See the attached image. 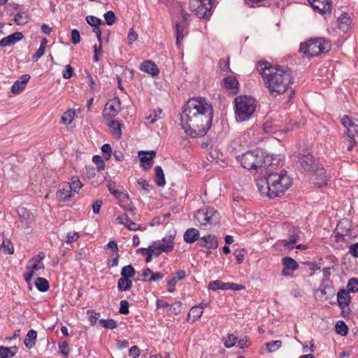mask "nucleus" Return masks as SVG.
Wrapping results in <instances>:
<instances>
[{"instance_id":"obj_1","label":"nucleus","mask_w":358,"mask_h":358,"mask_svg":"<svg viewBox=\"0 0 358 358\" xmlns=\"http://www.w3.org/2000/svg\"><path fill=\"white\" fill-rule=\"evenodd\" d=\"M213 115V106L206 99H190L182 107L180 115L182 128L192 138L203 136L212 125Z\"/></svg>"},{"instance_id":"obj_2","label":"nucleus","mask_w":358,"mask_h":358,"mask_svg":"<svg viewBox=\"0 0 358 358\" xmlns=\"http://www.w3.org/2000/svg\"><path fill=\"white\" fill-rule=\"evenodd\" d=\"M257 66L264 85L272 96L284 94L292 83V71L287 66H273L262 60L258 62Z\"/></svg>"},{"instance_id":"obj_3","label":"nucleus","mask_w":358,"mask_h":358,"mask_svg":"<svg viewBox=\"0 0 358 358\" xmlns=\"http://www.w3.org/2000/svg\"><path fill=\"white\" fill-rule=\"evenodd\" d=\"M292 184V179L287 175L285 170L279 173H270L256 180L257 188L262 195L270 199L281 196Z\"/></svg>"},{"instance_id":"obj_4","label":"nucleus","mask_w":358,"mask_h":358,"mask_svg":"<svg viewBox=\"0 0 358 358\" xmlns=\"http://www.w3.org/2000/svg\"><path fill=\"white\" fill-rule=\"evenodd\" d=\"M233 156L243 168L250 171H257L272 164L271 157L259 148L247 151L242 155H237L234 152Z\"/></svg>"},{"instance_id":"obj_5","label":"nucleus","mask_w":358,"mask_h":358,"mask_svg":"<svg viewBox=\"0 0 358 358\" xmlns=\"http://www.w3.org/2000/svg\"><path fill=\"white\" fill-rule=\"evenodd\" d=\"M331 48V41L324 38H310L300 45L299 52L308 57H313L328 52Z\"/></svg>"},{"instance_id":"obj_6","label":"nucleus","mask_w":358,"mask_h":358,"mask_svg":"<svg viewBox=\"0 0 358 358\" xmlns=\"http://www.w3.org/2000/svg\"><path fill=\"white\" fill-rule=\"evenodd\" d=\"M235 114L238 120H249L256 109V100L250 96H239L234 99Z\"/></svg>"},{"instance_id":"obj_7","label":"nucleus","mask_w":358,"mask_h":358,"mask_svg":"<svg viewBox=\"0 0 358 358\" xmlns=\"http://www.w3.org/2000/svg\"><path fill=\"white\" fill-rule=\"evenodd\" d=\"M218 215V213L212 208H201L198 210L194 215L195 224L206 229L208 225H211L217 222Z\"/></svg>"},{"instance_id":"obj_8","label":"nucleus","mask_w":358,"mask_h":358,"mask_svg":"<svg viewBox=\"0 0 358 358\" xmlns=\"http://www.w3.org/2000/svg\"><path fill=\"white\" fill-rule=\"evenodd\" d=\"M214 0H190L189 9L199 18L207 19L212 14Z\"/></svg>"},{"instance_id":"obj_9","label":"nucleus","mask_w":358,"mask_h":358,"mask_svg":"<svg viewBox=\"0 0 358 358\" xmlns=\"http://www.w3.org/2000/svg\"><path fill=\"white\" fill-rule=\"evenodd\" d=\"M120 108V99L117 96H115L105 105V108L103 110V116L108 117H115L118 114Z\"/></svg>"},{"instance_id":"obj_10","label":"nucleus","mask_w":358,"mask_h":358,"mask_svg":"<svg viewBox=\"0 0 358 358\" xmlns=\"http://www.w3.org/2000/svg\"><path fill=\"white\" fill-rule=\"evenodd\" d=\"M299 164L305 171L311 172L317 169L320 165L318 159H315L313 155H302L299 159Z\"/></svg>"},{"instance_id":"obj_11","label":"nucleus","mask_w":358,"mask_h":358,"mask_svg":"<svg viewBox=\"0 0 358 358\" xmlns=\"http://www.w3.org/2000/svg\"><path fill=\"white\" fill-rule=\"evenodd\" d=\"M282 264L283 266L281 274L286 277H292L293 273L299 268L297 262L290 257H285L282 259Z\"/></svg>"},{"instance_id":"obj_12","label":"nucleus","mask_w":358,"mask_h":358,"mask_svg":"<svg viewBox=\"0 0 358 358\" xmlns=\"http://www.w3.org/2000/svg\"><path fill=\"white\" fill-rule=\"evenodd\" d=\"M156 151H139L138 156L140 157L141 166L144 170H149L153 165V159L156 156Z\"/></svg>"},{"instance_id":"obj_13","label":"nucleus","mask_w":358,"mask_h":358,"mask_svg":"<svg viewBox=\"0 0 358 358\" xmlns=\"http://www.w3.org/2000/svg\"><path fill=\"white\" fill-rule=\"evenodd\" d=\"M310 173L312 174L311 180L316 186L322 187L327 185V178L324 168L320 164L317 167V169L311 171Z\"/></svg>"},{"instance_id":"obj_14","label":"nucleus","mask_w":358,"mask_h":358,"mask_svg":"<svg viewBox=\"0 0 358 358\" xmlns=\"http://www.w3.org/2000/svg\"><path fill=\"white\" fill-rule=\"evenodd\" d=\"M308 1L313 10L320 14L331 13V0H308Z\"/></svg>"},{"instance_id":"obj_15","label":"nucleus","mask_w":358,"mask_h":358,"mask_svg":"<svg viewBox=\"0 0 358 358\" xmlns=\"http://www.w3.org/2000/svg\"><path fill=\"white\" fill-rule=\"evenodd\" d=\"M71 186L69 185V182L62 183L56 193L57 199L60 202L69 201L72 197L74 196V194L71 192Z\"/></svg>"},{"instance_id":"obj_16","label":"nucleus","mask_w":358,"mask_h":358,"mask_svg":"<svg viewBox=\"0 0 358 358\" xmlns=\"http://www.w3.org/2000/svg\"><path fill=\"white\" fill-rule=\"evenodd\" d=\"M240 89V83L235 76H225V91L232 96L236 95Z\"/></svg>"},{"instance_id":"obj_17","label":"nucleus","mask_w":358,"mask_h":358,"mask_svg":"<svg viewBox=\"0 0 358 358\" xmlns=\"http://www.w3.org/2000/svg\"><path fill=\"white\" fill-rule=\"evenodd\" d=\"M356 136H358V120H356V123L350 127L346 131V138L349 141V145L347 147L348 151H351L356 145L357 142L355 139Z\"/></svg>"},{"instance_id":"obj_18","label":"nucleus","mask_w":358,"mask_h":358,"mask_svg":"<svg viewBox=\"0 0 358 358\" xmlns=\"http://www.w3.org/2000/svg\"><path fill=\"white\" fill-rule=\"evenodd\" d=\"M301 231L299 228L292 227L288 231V241H283V246L287 248H290L291 246L296 243L300 239Z\"/></svg>"},{"instance_id":"obj_19","label":"nucleus","mask_w":358,"mask_h":358,"mask_svg":"<svg viewBox=\"0 0 358 358\" xmlns=\"http://www.w3.org/2000/svg\"><path fill=\"white\" fill-rule=\"evenodd\" d=\"M115 222L118 224H124L130 231H137L140 229V225L132 222L127 213L118 216L115 219Z\"/></svg>"},{"instance_id":"obj_20","label":"nucleus","mask_w":358,"mask_h":358,"mask_svg":"<svg viewBox=\"0 0 358 358\" xmlns=\"http://www.w3.org/2000/svg\"><path fill=\"white\" fill-rule=\"evenodd\" d=\"M30 79V76L29 74L22 75L20 80H16L11 87V92L13 94H20L22 92L26 87L27 83Z\"/></svg>"},{"instance_id":"obj_21","label":"nucleus","mask_w":358,"mask_h":358,"mask_svg":"<svg viewBox=\"0 0 358 358\" xmlns=\"http://www.w3.org/2000/svg\"><path fill=\"white\" fill-rule=\"evenodd\" d=\"M24 37V35L22 32H15L6 37L3 38L0 41V46L1 47H6L9 45H12L22 40Z\"/></svg>"},{"instance_id":"obj_22","label":"nucleus","mask_w":358,"mask_h":358,"mask_svg":"<svg viewBox=\"0 0 358 358\" xmlns=\"http://www.w3.org/2000/svg\"><path fill=\"white\" fill-rule=\"evenodd\" d=\"M17 213L21 220V222H23V227L25 229L29 228L33 221L32 213L24 207L19 208L17 210Z\"/></svg>"},{"instance_id":"obj_23","label":"nucleus","mask_w":358,"mask_h":358,"mask_svg":"<svg viewBox=\"0 0 358 358\" xmlns=\"http://www.w3.org/2000/svg\"><path fill=\"white\" fill-rule=\"evenodd\" d=\"M154 256L158 257L162 252H169L173 250V245L161 243L159 241H155L151 245Z\"/></svg>"},{"instance_id":"obj_24","label":"nucleus","mask_w":358,"mask_h":358,"mask_svg":"<svg viewBox=\"0 0 358 358\" xmlns=\"http://www.w3.org/2000/svg\"><path fill=\"white\" fill-rule=\"evenodd\" d=\"M43 268H44V264L42 262H35L34 264L31 266L27 265L26 267L27 272L24 274V280L27 283H29L36 271Z\"/></svg>"},{"instance_id":"obj_25","label":"nucleus","mask_w":358,"mask_h":358,"mask_svg":"<svg viewBox=\"0 0 358 358\" xmlns=\"http://www.w3.org/2000/svg\"><path fill=\"white\" fill-rule=\"evenodd\" d=\"M141 71L156 76L159 74V70L157 66L152 60H146L141 63Z\"/></svg>"},{"instance_id":"obj_26","label":"nucleus","mask_w":358,"mask_h":358,"mask_svg":"<svg viewBox=\"0 0 358 358\" xmlns=\"http://www.w3.org/2000/svg\"><path fill=\"white\" fill-rule=\"evenodd\" d=\"M351 301L350 292L345 289H340L337 293V302L340 308L349 306Z\"/></svg>"},{"instance_id":"obj_27","label":"nucleus","mask_w":358,"mask_h":358,"mask_svg":"<svg viewBox=\"0 0 358 358\" xmlns=\"http://www.w3.org/2000/svg\"><path fill=\"white\" fill-rule=\"evenodd\" d=\"M197 245L201 248H208L209 249L216 248L217 247V241L215 236L210 235L202 237Z\"/></svg>"},{"instance_id":"obj_28","label":"nucleus","mask_w":358,"mask_h":358,"mask_svg":"<svg viewBox=\"0 0 358 358\" xmlns=\"http://www.w3.org/2000/svg\"><path fill=\"white\" fill-rule=\"evenodd\" d=\"M187 24L185 22H176L174 26L176 35V45L180 48L181 41L184 38V31L186 29Z\"/></svg>"},{"instance_id":"obj_29","label":"nucleus","mask_w":358,"mask_h":358,"mask_svg":"<svg viewBox=\"0 0 358 358\" xmlns=\"http://www.w3.org/2000/svg\"><path fill=\"white\" fill-rule=\"evenodd\" d=\"M184 241L187 243H193L199 238V232L194 228L188 229L184 234Z\"/></svg>"},{"instance_id":"obj_30","label":"nucleus","mask_w":358,"mask_h":358,"mask_svg":"<svg viewBox=\"0 0 358 358\" xmlns=\"http://www.w3.org/2000/svg\"><path fill=\"white\" fill-rule=\"evenodd\" d=\"M37 339V331L31 329L28 331V333L26 335L24 343L26 346V348L31 349L32 348L35 344Z\"/></svg>"},{"instance_id":"obj_31","label":"nucleus","mask_w":358,"mask_h":358,"mask_svg":"<svg viewBox=\"0 0 358 358\" xmlns=\"http://www.w3.org/2000/svg\"><path fill=\"white\" fill-rule=\"evenodd\" d=\"M203 314V307L193 306L187 315V321L189 322H194L195 320L199 319Z\"/></svg>"},{"instance_id":"obj_32","label":"nucleus","mask_w":358,"mask_h":358,"mask_svg":"<svg viewBox=\"0 0 358 358\" xmlns=\"http://www.w3.org/2000/svg\"><path fill=\"white\" fill-rule=\"evenodd\" d=\"M29 20V15L26 11H19L14 17V22L19 26H23Z\"/></svg>"},{"instance_id":"obj_33","label":"nucleus","mask_w":358,"mask_h":358,"mask_svg":"<svg viewBox=\"0 0 358 358\" xmlns=\"http://www.w3.org/2000/svg\"><path fill=\"white\" fill-rule=\"evenodd\" d=\"M338 28L343 31H347L351 24V19L347 14H342L338 18Z\"/></svg>"},{"instance_id":"obj_34","label":"nucleus","mask_w":358,"mask_h":358,"mask_svg":"<svg viewBox=\"0 0 358 358\" xmlns=\"http://www.w3.org/2000/svg\"><path fill=\"white\" fill-rule=\"evenodd\" d=\"M155 182L159 187L164 186L166 181L164 173L162 168L160 166H157L155 168Z\"/></svg>"},{"instance_id":"obj_35","label":"nucleus","mask_w":358,"mask_h":358,"mask_svg":"<svg viewBox=\"0 0 358 358\" xmlns=\"http://www.w3.org/2000/svg\"><path fill=\"white\" fill-rule=\"evenodd\" d=\"M132 286V281L130 278L122 277L118 280L117 287L121 292L127 291L131 289Z\"/></svg>"},{"instance_id":"obj_36","label":"nucleus","mask_w":358,"mask_h":358,"mask_svg":"<svg viewBox=\"0 0 358 358\" xmlns=\"http://www.w3.org/2000/svg\"><path fill=\"white\" fill-rule=\"evenodd\" d=\"M35 286L41 292H47L49 288V282L45 278L38 277L35 280Z\"/></svg>"},{"instance_id":"obj_37","label":"nucleus","mask_w":358,"mask_h":358,"mask_svg":"<svg viewBox=\"0 0 358 358\" xmlns=\"http://www.w3.org/2000/svg\"><path fill=\"white\" fill-rule=\"evenodd\" d=\"M108 126L113 130V134L116 135L117 138L121 137L122 124L118 120H111Z\"/></svg>"},{"instance_id":"obj_38","label":"nucleus","mask_w":358,"mask_h":358,"mask_svg":"<svg viewBox=\"0 0 358 358\" xmlns=\"http://www.w3.org/2000/svg\"><path fill=\"white\" fill-rule=\"evenodd\" d=\"M0 249L5 254L12 255L14 252L13 243L8 238H3V242L0 246Z\"/></svg>"},{"instance_id":"obj_39","label":"nucleus","mask_w":358,"mask_h":358,"mask_svg":"<svg viewBox=\"0 0 358 358\" xmlns=\"http://www.w3.org/2000/svg\"><path fill=\"white\" fill-rule=\"evenodd\" d=\"M329 291L327 288L320 287V288L315 291V297L318 301L326 300L329 298Z\"/></svg>"},{"instance_id":"obj_40","label":"nucleus","mask_w":358,"mask_h":358,"mask_svg":"<svg viewBox=\"0 0 358 358\" xmlns=\"http://www.w3.org/2000/svg\"><path fill=\"white\" fill-rule=\"evenodd\" d=\"M336 331L341 336H346L348 333V327L343 321H338L336 324Z\"/></svg>"},{"instance_id":"obj_41","label":"nucleus","mask_w":358,"mask_h":358,"mask_svg":"<svg viewBox=\"0 0 358 358\" xmlns=\"http://www.w3.org/2000/svg\"><path fill=\"white\" fill-rule=\"evenodd\" d=\"M237 244H234L232 248H234V255L236 257L237 264H241L243 262L245 250L244 249H239Z\"/></svg>"},{"instance_id":"obj_42","label":"nucleus","mask_w":358,"mask_h":358,"mask_svg":"<svg viewBox=\"0 0 358 358\" xmlns=\"http://www.w3.org/2000/svg\"><path fill=\"white\" fill-rule=\"evenodd\" d=\"M99 324L106 329H114L117 327V322L113 319H101Z\"/></svg>"},{"instance_id":"obj_43","label":"nucleus","mask_w":358,"mask_h":358,"mask_svg":"<svg viewBox=\"0 0 358 358\" xmlns=\"http://www.w3.org/2000/svg\"><path fill=\"white\" fill-rule=\"evenodd\" d=\"M135 269L131 265L124 266L121 271V275L124 278H130L135 275Z\"/></svg>"},{"instance_id":"obj_44","label":"nucleus","mask_w":358,"mask_h":358,"mask_svg":"<svg viewBox=\"0 0 358 358\" xmlns=\"http://www.w3.org/2000/svg\"><path fill=\"white\" fill-rule=\"evenodd\" d=\"M69 185L71 186V191L73 194L78 193L80 189L83 187V184L78 178H73L72 182H69Z\"/></svg>"},{"instance_id":"obj_45","label":"nucleus","mask_w":358,"mask_h":358,"mask_svg":"<svg viewBox=\"0 0 358 358\" xmlns=\"http://www.w3.org/2000/svg\"><path fill=\"white\" fill-rule=\"evenodd\" d=\"M347 288L349 292H358V279L356 278H352L348 280Z\"/></svg>"},{"instance_id":"obj_46","label":"nucleus","mask_w":358,"mask_h":358,"mask_svg":"<svg viewBox=\"0 0 358 358\" xmlns=\"http://www.w3.org/2000/svg\"><path fill=\"white\" fill-rule=\"evenodd\" d=\"M92 161L96 164V171L100 172L105 169V163L103 158L100 155H94L92 157Z\"/></svg>"},{"instance_id":"obj_47","label":"nucleus","mask_w":358,"mask_h":358,"mask_svg":"<svg viewBox=\"0 0 358 358\" xmlns=\"http://www.w3.org/2000/svg\"><path fill=\"white\" fill-rule=\"evenodd\" d=\"M74 115V111L71 110L65 112L62 116V122L65 124H70L73 120Z\"/></svg>"},{"instance_id":"obj_48","label":"nucleus","mask_w":358,"mask_h":358,"mask_svg":"<svg viewBox=\"0 0 358 358\" xmlns=\"http://www.w3.org/2000/svg\"><path fill=\"white\" fill-rule=\"evenodd\" d=\"M103 17L106 20V23L109 26L113 25L115 22L116 16L115 13L112 10L106 12L103 15Z\"/></svg>"},{"instance_id":"obj_49","label":"nucleus","mask_w":358,"mask_h":358,"mask_svg":"<svg viewBox=\"0 0 358 358\" xmlns=\"http://www.w3.org/2000/svg\"><path fill=\"white\" fill-rule=\"evenodd\" d=\"M282 345V341L277 340L266 343V348L268 352H272L277 350Z\"/></svg>"},{"instance_id":"obj_50","label":"nucleus","mask_w":358,"mask_h":358,"mask_svg":"<svg viewBox=\"0 0 358 358\" xmlns=\"http://www.w3.org/2000/svg\"><path fill=\"white\" fill-rule=\"evenodd\" d=\"M209 289L213 291H217L219 289H224V282L220 280H214L209 282L208 286Z\"/></svg>"},{"instance_id":"obj_51","label":"nucleus","mask_w":358,"mask_h":358,"mask_svg":"<svg viewBox=\"0 0 358 358\" xmlns=\"http://www.w3.org/2000/svg\"><path fill=\"white\" fill-rule=\"evenodd\" d=\"M238 337L233 334H229L227 336V338L225 339V348H230L236 345Z\"/></svg>"},{"instance_id":"obj_52","label":"nucleus","mask_w":358,"mask_h":358,"mask_svg":"<svg viewBox=\"0 0 358 358\" xmlns=\"http://www.w3.org/2000/svg\"><path fill=\"white\" fill-rule=\"evenodd\" d=\"M86 21L88 24L94 28L99 27L101 24V20L93 15H89L86 17Z\"/></svg>"},{"instance_id":"obj_53","label":"nucleus","mask_w":358,"mask_h":358,"mask_svg":"<svg viewBox=\"0 0 358 358\" xmlns=\"http://www.w3.org/2000/svg\"><path fill=\"white\" fill-rule=\"evenodd\" d=\"M162 113V110L159 109L158 111L154 110L152 114H150L149 116H147L145 118L149 120V123L152 124H154L157 120H159L162 118L161 114Z\"/></svg>"},{"instance_id":"obj_54","label":"nucleus","mask_w":358,"mask_h":358,"mask_svg":"<svg viewBox=\"0 0 358 358\" xmlns=\"http://www.w3.org/2000/svg\"><path fill=\"white\" fill-rule=\"evenodd\" d=\"M320 287L327 288L329 291V296L333 295L334 288L329 278H323Z\"/></svg>"},{"instance_id":"obj_55","label":"nucleus","mask_w":358,"mask_h":358,"mask_svg":"<svg viewBox=\"0 0 358 358\" xmlns=\"http://www.w3.org/2000/svg\"><path fill=\"white\" fill-rule=\"evenodd\" d=\"M182 310V303L180 301H176L173 304L169 306V311L171 313H173L174 315H178L181 312Z\"/></svg>"},{"instance_id":"obj_56","label":"nucleus","mask_w":358,"mask_h":358,"mask_svg":"<svg viewBox=\"0 0 358 358\" xmlns=\"http://www.w3.org/2000/svg\"><path fill=\"white\" fill-rule=\"evenodd\" d=\"M250 345V341L248 338L244 337L243 338L237 340L236 346L239 349H244L248 348Z\"/></svg>"},{"instance_id":"obj_57","label":"nucleus","mask_w":358,"mask_h":358,"mask_svg":"<svg viewBox=\"0 0 358 358\" xmlns=\"http://www.w3.org/2000/svg\"><path fill=\"white\" fill-rule=\"evenodd\" d=\"M59 352L63 355L65 357H67L69 354V343L66 341H64L59 345Z\"/></svg>"},{"instance_id":"obj_58","label":"nucleus","mask_w":358,"mask_h":358,"mask_svg":"<svg viewBox=\"0 0 358 358\" xmlns=\"http://www.w3.org/2000/svg\"><path fill=\"white\" fill-rule=\"evenodd\" d=\"M245 287L241 284H236L234 282H225V290L230 289L234 291H239L244 289Z\"/></svg>"},{"instance_id":"obj_59","label":"nucleus","mask_w":358,"mask_h":358,"mask_svg":"<svg viewBox=\"0 0 358 358\" xmlns=\"http://www.w3.org/2000/svg\"><path fill=\"white\" fill-rule=\"evenodd\" d=\"M101 151L103 152V153L104 155L103 157L105 158V159L108 160L111 157V153H112L111 146L108 143H105L101 147Z\"/></svg>"},{"instance_id":"obj_60","label":"nucleus","mask_w":358,"mask_h":358,"mask_svg":"<svg viewBox=\"0 0 358 358\" xmlns=\"http://www.w3.org/2000/svg\"><path fill=\"white\" fill-rule=\"evenodd\" d=\"M87 315H89V320L92 325H94L100 316L99 313L95 312L94 310H87Z\"/></svg>"},{"instance_id":"obj_61","label":"nucleus","mask_w":358,"mask_h":358,"mask_svg":"<svg viewBox=\"0 0 358 358\" xmlns=\"http://www.w3.org/2000/svg\"><path fill=\"white\" fill-rule=\"evenodd\" d=\"M73 68L70 64H67L65 66V69L62 71V76L65 79H69L73 76Z\"/></svg>"},{"instance_id":"obj_62","label":"nucleus","mask_w":358,"mask_h":358,"mask_svg":"<svg viewBox=\"0 0 358 358\" xmlns=\"http://www.w3.org/2000/svg\"><path fill=\"white\" fill-rule=\"evenodd\" d=\"M108 189L109 190V192L113 194L114 195L115 197H119L122 192L118 191L115 187H116V185H115V182H110L108 185Z\"/></svg>"},{"instance_id":"obj_63","label":"nucleus","mask_w":358,"mask_h":358,"mask_svg":"<svg viewBox=\"0 0 358 358\" xmlns=\"http://www.w3.org/2000/svg\"><path fill=\"white\" fill-rule=\"evenodd\" d=\"M96 169L93 166H86L85 170V174L88 178H92L95 176Z\"/></svg>"},{"instance_id":"obj_64","label":"nucleus","mask_w":358,"mask_h":358,"mask_svg":"<svg viewBox=\"0 0 358 358\" xmlns=\"http://www.w3.org/2000/svg\"><path fill=\"white\" fill-rule=\"evenodd\" d=\"M138 184L142 187V188L146 192H150L152 188V186L150 185L149 182L144 179H139L137 180Z\"/></svg>"}]
</instances>
